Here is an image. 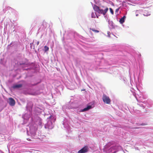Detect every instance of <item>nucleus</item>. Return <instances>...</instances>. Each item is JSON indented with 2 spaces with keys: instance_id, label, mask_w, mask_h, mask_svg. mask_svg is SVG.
<instances>
[{
  "instance_id": "39448f33",
  "label": "nucleus",
  "mask_w": 153,
  "mask_h": 153,
  "mask_svg": "<svg viewBox=\"0 0 153 153\" xmlns=\"http://www.w3.org/2000/svg\"><path fill=\"white\" fill-rule=\"evenodd\" d=\"M9 105L11 106H14L15 104V100L12 98H9Z\"/></svg>"
},
{
  "instance_id": "f257e3e1",
  "label": "nucleus",
  "mask_w": 153,
  "mask_h": 153,
  "mask_svg": "<svg viewBox=\"0 0 153 153\" xmlns=\"http://www.w3.org/2000/svg\"><path fill=\"white\" fill-rule=\"evenodd\" d=\"M56 119L55 115H51L49 117L47 118V123L45 125V128L49 129H51L53 127V123H54Z\"/></svg>"
},
{
  "instance_id": "1a4fd4ad",
  "label": "nucleus",
  "mask_w": 153,
  "mask_h": 153,
  "mask_svg": "<svg viewBox=\"0 0 153 153\" xmlns=\"http://www.w3.org/2000/svg\"><path fill=\"white\" fill-rule=\"evenodd\" d=\"M90 30H91L92 31L96 33H98L99 32V31L97 30H95L93 28H90Z\"/></svg>"
},
{
  "instance_id": "f8f14e48",
  "label": "nucleus",
  "mask_w": 153,
  "mask_h": 153,
  "mask_svg": "<svg viewBox=\"0 0 153 153\" xmlns=\"http://www.w3.org/2000/svg\"><path fill=\"white\" fill-rule=\"evenodd\" d=\"M109 10H110V11L111 13V14L113 15L114 14V12L113 11L112 9V8H109Z\"/></svg>"
},
{
  "instance_id": "4468645a",
  "label": "nucleus",
  "mask_w": 153,
  "mask_h": 153,
  "mask_svg": "<svg viewBox=\"0 0 153 153\" xmlns=\"http://www.w3.org/2000/svg\"><path fill=\"white\" fill-rule=\"evenodd\" d=\"M116 147L115 146V147H114L113 148H112V147L111 148V151H112V149H116Z\"/></svg>"
},
{
  "instance_id": "ddd939ff",
  "label": "nucleus",
  "mask_w": 153,
  "mask_h": 153,
  "mask_svg": "<svg viewBox=\"0 0 153 153\" xmlns=\"http://www.w3.org/2000/svg\"><path fill=\"white\" fill-rule=\"evenodd\" d=\"M39 123H40V125H41V126L42 125V120L41 119L40 120L39 118Z\"/></svg>"
},
{
  "instance_id": "2eb2a0df",
  "label": "nucleus",
  "mask_w": 153,
  "mask_h": 153,
  "mask_svg": "<svg viewBox=\"0 0 153 153\" xmlns=\"http://www.w3.org/2000/svg\"><path fill=\"white\" fill-rule=\"evenodd\" d=\"M119 8H118L116 9V10H115V12H118V11H119Z\"/></svg>"
},
{
  "instance_id": "f03ea898",
  "label": "nucleus",
  "mask_w": 153,
  "mask_h": 153,
  "mask_svg": "<svg viewBox=\"0 0 153 153\" xmlns=\"http://www.w3.org/2000/svg\"><path fill=\"white\" fill-rule=\"evenodd\" d=\"M102 7L104 9V10L96 5H94L93 6L94 10L96 12L99 14H102L103 15H105L108 10V8L104 6H102Z\"/></svg>"
},
{
  "instance_id": "7ed1b4c3",
  "label": "nucleus",
  "mask_w": 153,
  "mask_h": 153,
  "mask_svg": "<svg viewBox=\"0 0 153 153\" xmlns=\"http://www.w3.org/2000/svg\"><path fill=\"white\" fill-rule=\"evenodd\" d=\"M102 99L105 103L107 104H110V103L111 100L110 98L108 96H107L105 94H103Z\"/></svg>"
},
{
  "instance_id": "f3484780",
  "label": "nucleus",
  "mask_w": 153,
  "mask_h": 153,
  "mask_svg": "<svg viewBox=\"0 0 153 153\" xmlns=\"http://www.w3.org/2000/svg\"><path fill=\"white\" fill-rule=\"evenodd\" d=\"M37 44H38V42H37Z\"/></svg>"
},
{
  "instance_id": "a211bd4d",
  "label": "nucleus",
  "mask_w": 153,
  "mask_h": 153,
  "mask_svg": "<svg viewBox=\"0 0 153 153\" xmlns=\"http://www.w3.org/2000/svg\"><path fill=\"white\" fill-rule=\"evenodd\" d=\"M141 125H144L143 124H141Z\"/></svg>"
},
{
  "instance_id": "dca6fc26",
  "label": "nucleus",
  "mask_w": 153,
  "mask_h": 153,
  "mask_svg": "<svg viewBox=\"0 0 153 153\" xmlns=\"http://www.w3.org/2000/svg\"><path fill=\"white\" fill-rule=\"evenodd\" d=\"M138 15H138V14H136V16H138Z\"/></svg>"
},
{
  "instance_id": "6e6552de",
  "label": "nucleus",
  "mask_w": 153,
  "mask_h": 153,
  "mask_svg": "<svg viewBox=\"0 0 153 153\" xmlns=\"http://www.w3.org/2000/svg\"><path fill=\"white\" fill-rule=\"evenodd\" d=\"M126 17L125 16H124L122 18L120 19L119 22L120 23L122 24L125 21V19Z\"/></svg>"
},
{
  "instance_id": "0eeeda50",
  "label": "nucleus",
  "mask_w": 153,
  "mask_h": 153,
  "mask_svg": "<svg viewBox=\"0 0 153 153\" xmlns=\"http://www.w3.org/2000/svg\"><path fill=\"white\" fill-rule=\"evenodd\" d=\"M91 105H88L87 107L83 109L82 110V111L83 112L85 111H87L91 108Z\"/></svg>"
},
{
  "instance_id": "9d476101",
  "label": "nucleus",
  "mask_w": 153,
  "mask_h": 153,
  "mask_svg": "<svg viewBox=\"0 0 153 153\" xmlns=\"http://www.w3.org/2000/svg\"><path fill=\"white\" fill-rule=\"evenodd\" d=\"M44 50L45 52H46L48 51L49 50V48L47 46H45L44 47Z\"/></svg>"
},
{
  "instance_id": "9b49d317",
  "label": "nucleus",
  "mask_w": 153,
  "mask_h": 153,
  "mask_svg": "<svg viewBox=\"0 0 153 153\" xmlns=\"http://www.w3.org/2000/svg\"><path fill=\"white\" fill-rule=\"evenodd\" d=\"M95 14L93 13H91V17L92 18H95Z\"/></svg>"
},
{
  "instance_id": "423d86ee",
  "label": "nucleus",
  "mask_w": 153,
  "mask_h": 153,
  "mask_svg": "<svg viewBox=\"0 0 153 153\" xmlns=\"http://www.w3.org/2000/svg\"><path fill=\"white\" fill-rule=\"evenodd\" d=\"M22 86V84H17L14 85L13 86V88H19Z\"/></svg>"
},
{
  "instance_id": "6ab92c4d",
  "label": "nucleus",
  "mask_w": 153,
  "mask_h": 153,
  "mask_svg": "<svg viewBox=\"0 0 153 153\" xmlns=\"http://www.w3.org/2000/svg\"><path fill=\"white\" fill-rule=\"evenodd\" d=\"M97 16V18H98V16Z\"/></svg>"
},
{
  "instance_id": "20e7f679",
  "label": "nucleus",
  "mask_w": 153,
  "mask_h": 153,
  "mask_svg": "<svg viewBox=\"0 0 153 153\" xmlns=\"http://www.w3.org/2000/svg\"><path fill=\"white\" fill-rule=\"evenodd\" d=\"M88 148L87 146H85L78 151V153H85L88 151Z\"/></svg>"
}]
</instances>
